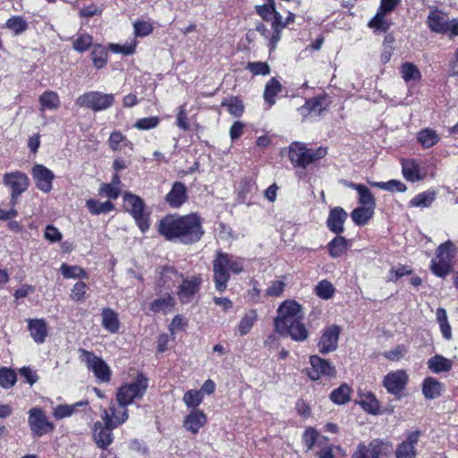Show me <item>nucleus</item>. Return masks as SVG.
Masks as SVG:
<instances>
[{"label": "nucleus", "mask_w": 458, "mask_h": 458, "mask_svg": "<svg viewBox=\"0 0 458 458\" xmlns=\"http://www.w3.org/2000/svg\"><path fill=\"white\" fill-rule=\"evenodd\" d=\"M158 232L166 240L191 244L204 234L201 220L196 214L186 216L169 215L160 220Z\"/></svg>", "instance_id": "1"}, {"label": "nucleus", "mask_w": 458, "mask_h": 458, "mask_svg": "<svg viewBox=\"0 0 458 458\" xmlns=\"http://www.w3.org/2000/svg\"><path fill=\"white\" fill-rule=\"evenodd\" d=\"M243 271V260L239 257L217 250L213 260V281L216 291L223 293L227 288L230 273Z\"/></svg>", "instance_id": "2"}, {"label": "nucleus", "mask_w": 458, "mask_h": 458, "mask_svg": "<svg viewBox=\"0 0 458 458\" xmlns=\"http://www.w3.org/2000/svg\"><path fill=\"white\" fill-rule=\"evenodd\" d=\"M456 253L451 241L440 244L436 250V257L431 260L430 268L434 275L445 277L452 269V261Z\"/></svg>", "instance_id": "3"}, {"label": "nucleus", "mask_w": 458, "mask_h": 458, "mask_svg": "<svg viewBox=\"0 0 458 458\" xmlns=\"http://www.w3.org/2000/svg\"><path fill=\"white\" fill-rule=\"evenodd\" d=\"M326 148L317 149L307 148L300 142H293L289 147V158L295 166L306 168L316 160L323 158L327 155Z\"/></svg>", "instance_id": "4"}, {"label": "nucleus", "mask_w": 458, "mask_h": 458, "mask_svg": "<svg viewBox=\"0 0 458 458\" xmlns=\"http://www.w3.org/2000/svg\"><path fill=\"white\" fill-rule=\"evenodd\" d=\"M303 319L301 306L295 301H284L277 309V316L274 319L275 330L283 331L286 326Z\"/></svg>", "instance_id": "5"}, {"label": "nucleus", "mask_w": 458, "mask_h": 458, "mask_svg": "<svg viewBox=\"0 0 458 458\" xmlns=\"http://www.w3.org/2000/svg\"><path fill=\"white\" fill-rule=\"evenodd\" d=\"M427 24L430 30L437 34L449 35L451 38L458 36V19L451 20L445 13L437 8L429 13Z\"/></svg>", "instance_id": "6"}, {"label": "nucleus", "mask_w": 458, "mask_h": 458, "mask_svg": "<svg viewBox=\"0 0 458 458\" xmlns=\"http://www.w3.org/2000/svg\"><path fill=\"white\" fill-rule=\"evenodd\" d=\"M3 184L10 191L9 205H17L21 195L30 187V178L21 171L9 172L3 175Z\"/></svg>", "instance_id": "7"}, {"label": "nucleus", "mask_w": 458, "mask_h": 458, "mask_svg": "<svg viewBox=\"0 0 458 458\" xmlns=\"http://www.w3.org/2000/svg\"><path fill=\"white\" fill-rule=\"evenodd\" d=\"M148 387V379L139 375L136 379L121 386L116 394V401L121 406H126L136 399H141Z\"/></svg>", "instance_id": "8"}, {"label": "nucleus", "mask_w": 458, "mask_h": 458, "mask_svg": "<svg viewBox=\"0 0 458 458\" xmlns=\"http://www.w3.org/2000/svg\"><path fill=\"white\" fill-rule=\"evenodd\" d=\"M114 95L100 91H89L80 96L76 104L81 107L89 108L94 112L106 110L113 106Z\"/></svg>", "instance_id": "9"}, {"label": "nucleus", "mask_w": 458, "mask_h": 458, "mask_svg": "<svg viewBox=\"0 0 458 458\" xmlns=\"http://www.w3.org/2000/svg\"><path fill=\"white\" fill-rule=\"evenodd\" d=\"M80 360L85 363L87 369L94 373V376L100 382H109L111 370L108 365L94 352L80 348Z\"/></svg>", "instance_id": "10"}, {"label": "nucleus", "mask_w": 458, "mask_h": 458, "mask_svg": "<svg viewBox=\"0 0 458 458\" xmlns=\"http://www.w3.org/2000/svg\"><path fill=\"white\" fill-rule=\"evenodd\" d=\"M123 202L125 209L132 216L140 229L147 231L149 227L148 215L144 211L143 199L137 195L125 193Z\"/></svg>", "instance_id": "11"}, {"label": "nucleus", "mask_w": 458, "mask_h": 458, "mask_svg": "<svg viewBox=\"0 0 458 458\" xmlns=\"http://www.w3.org/2000/svg\"><path fill=\"white\" fill-rule=\"evenodd\" d=\"M391 449L390 443L374 439L368 445L360 444L352 458H387Z\"/></svg>", "instance_id": "12"}, {"label": "nucleus", "mask_w": 458, "mask_h": 458, "mask_svg": "<svg viewBox=\"0 0 458 458\" xmlns=\"http://www.w3.org/2000/svg\"><path fill=\"white\" fill-rule=\"evenodd\" d=\"M409 376L403 369H398L387 373L383 379V386L386 391L393 394L396 399H401L406 389Z\"/></svg>", "instance_id": "13"}, {"label": "nucleus", "mask_w": 458, "mask_h": 458, "mask_svg": "<svg viewBox=\"0 0 458 458\" xmlns=\"http://www.w3.org/2000/svg\"><path fill=\"white\" fill-rule=\"evenodd\" d=\"M28 423L31 434L36 437L50 433L54 429V424L48 420L44 411L38 407L29 411Z\"/></svg>", "instance_id": "14"}, {"label": "nucleus", "mask_w": 458, "mask_h": 458, "mask_svg": "<svg viewBox=\"0 0 458 458\" xmlns=\"http://www.w3.org/2000/svg\"><path fill=\"white\" fill-rule=\"evenodd\" d=\"M340 333L341 328L336 325H330L325 327L318 343L319 352L327 354L335 352L338 347Z\"/></svg>", "instance_id": "15"}, {"label": "nucleus", "mask_w": 458, "mask_h": 458, "mask_svg": "<svg viewBox=\"0 0 458 458\" xmlns=\"http://www.w3.org/2000/svg\"><path fill=\"white\" fill-rule=\"evenodd\" d=\"M310 362L311 368L308 370V376L311 380H318L322 376H335V369L328 360L322 359L318 355H312L310 358Z\"/></svg>", "instance_id": "16"}, {"label": "nucleus", "mask_w": 458, "mask_h": 458, "mask_svg": "<svg viewBox=\"0 0 458 458\" xmlns=\"http://www.w3.org/2000/svg\"><path fill=\"white\" fill-rule=\"evenodd\" d=\"M31 175L36 187L39 191L45 193L51 191L55 174L50 169L43 165L37 164L32 167Z\"/></svg>", "instance_id": "17"}, {"label": "nucleus", "mask_w": 458, "mask_h": 458, "mask_svg": "<svg viewBox=\"0 0 458 458\" xmlns=\"http://www.w3.org/2000/svg\"><path fill=\"white\" fill-rule=\"evenodd\" d=\"M129 418L126 406L116 407L113 403H110L108 410L104 409L101 413V419L108 428H117L123 424Z\"/></svg>", "instance_id": "18"}, {"label": "nucleus", "mask_w": 458, "mask_h": 458, "mask_svg": "<svg viewBox=\"0 0 458 458\" xmlns=\"http://www.w3.org/2000/svg\"><path fill=\"white\" fill-rule=\"evenodd\" d=\"M421 433L419 430L410 432L405 440L400 443L395 449L396 458H416L415 445L418 444Z\"/></svg>", "instance_id": "19"}, {"label": "nucleus", "mask_w": 458, "mask_h": 458, "mask_svg": "<svg viewBox=\"0 0 458 458\" xmlns=\"http://www.w3.org/2000/svg\"><path fill=\"white\" fill-rule=\"evenodd\" d=\"M188 199L187 189L184 183L175 182L171 191L165 196V201L174 208H180Z\"/></svg>", "instance_id": "20"}, {"label": "nucleus", "mask_w": 458, "mask_h": 458, "mask_svg": "<svg viewBox=\"0 0 458 458\" xmlns=\"http://www.w3.org/2000/svg\"><path fill=\"white\" fill-rule=\"evenodd\" d=\"M115 428H108L105 422L97 421L94 424L93 437L99 448H106L114 440L112 430Z\"/></svg>", "instance_id": "21"}, {"label": "nucleus", "mask_w": 458, "mask_h": 458, "mask_svg": "<svg viewBox=\"0 0 458 458\" xmlns=\"http://www.w3.org/2000/svg\"><path fill=\"white\" fill-rule=\"evenodd\" d=\"M346 219L347 213L344 209L340 207H335L329 212L327 226L331 232L336 234L342 233L344 231V225Z\"/></svg>", "instance_id": "22"}, {"label": "nucleus", "mask_w": 458, "mask_h": 458, "mask_svg": "<svg viewBox=\"0 0 458 458\" xmlns=\"http://www.w3.org/2000/svg\"><path fill=\"white\" fill-rule=\"evenodd\" d=\"M207 420V415L203 411L194 409L184 418L183 427L195 435L206 425Z\"/></svg>", "instance_id": "23"}, {"label": "nucleus", "mask_w": 458, "mask_h": 458, "mask_svg": "<svg viewBox=\"0 0 458 458\" xmlns=\"http://www.w3.org/2000/svg\"><path fill=\"white\" fill-rule=\"evenodd\" d=\"M201 284L199 276H193L191 279H184L179 287L178 296L182 302H190L192 296L199 291Z\"/></svg>", "instance_id": "24"}, {"label": "nucleus", "mask_w": 458, "mask_h": 458, "mask_svg": "<svg viewBox=\"0 0 458 458\" xmlns=\"http://www.w3.org/2000/svg\"><path fill=\"white\" fill-rule=\"evenodd\" d=\"M276 332L283 336H290L296 342H303L309 337V331L303 324L302 319L287 325L285 330Z\"/></svg>", "instance_id": "25"}, {"label": "nucleus", "mask_w": 458, "mask_h": 458, "mask_svg": "<svg viewBox=\"0 0 458 458\" xmlns=\"http://www.w3.org/2000/svg\"><path fill=\"white\" fill-rule=\"evenodd\" d=\"M402 171L403 177L411 182H419L423 179L421 169L416 159L402 160Z\"/></svg>", "instance_id": "26"}, {"label": "nucleus", "mask_w": 458, "mask_h": 458, "mask_svg": "<svg viewBox=\"0 0 458 458\" xmlns=\"http://www.w3.org/2000/svg\"><path fill=\"white\" fill-rule=\"evenodd\" d=\"M28 328L30 336L37 344H43L47 335V323L42 318H34L28 320Z\"/></svg>", "instance_id": "27"}, {"label": "nucleus", "mask_w": 458, "mask_h": 458, "mask_svg": "<svg viewBox=\"0 0 458 458\" xmlns=\"http://www.w3.org/2000/svg\"><path fill=\"white\" fill-rule=\"evenodd\" d=\"M327 106L326 96H317L306 101L305 105L299 108L301 114H315L319 115Z\"/></svg>", "instance_id": "28"}, {"label": "nucleus", "mask_w": 458, "mask_h": 458, "mask_svg": "<svg viewBox=\"0 0 458 458\" xmlns=\"http://www.w3.org/2000/svg\"><path fill=\"white\" fill-rule=\"evenodd\" d=\"M101 325L111 334H115L119 331L120 321L118 314L111 308H104L101 312Z\"/></svg>", "instance_id": "29"}, {"label": "nucleus", "mask_w": 458, "mask_h": 458, "mask_svg": "<svg viewBox=\"0 0 458 458\" xmlns=\"http://www.w3.org/2000/svg\"><path fill=\"white\" fill-rule=\"evenodd\" d=\"M39 110H56L60 106V98L58 94L53 90H47L43 92L39 98Z\"/></svg>", "instance_id": "30"}, {"label": "nucleus", "mask_w": 458, "mask_h": 458, "mask_svg": "<svg viewBox=\"0 0 458 458\" xmlns=\"http://www.w3.org/2000/svg\"><path fill=\"white\" fill-rule=\"evenodd\" d=\"M417 140L424 148H430L440 140V136L431 128H424L417 134Z\"/></svg>", "instance_id": "31"}, {"label": "nucleus", "mask_w": 458, "mask_h": 458, "mask_svg": "<svg viewBox=\"0 0 458 458\" xmlns=\"http://www.w3.org/2000/svg\"><path fill=\"white\" fill-rule=\"evenodd\" d=\"M109 148L114 150H121L128 148L130 150L133 149V144L119 131H114L108 139Z\"/></svg>", "instance_id": "32"}, {"label": "nucleus", "mask_w": 458, "mask_h": 458, "mask_svg": "<svg viewBox=\"0 0 458 458\" xmlns=\"http://www.w3.org/2000/svg\"><path fill=\"white\" fill-rule=\"evenodd\" d=\"M387 13L378 9L376 15L369 21V27L376 32H386L391 21L386 17Z\"/></svg>", "instance_id": "33"}, {"label": "nucleus", "mask_w": 458, "mask_h": 458, "mask_svg": "<svg viewBox=\"0 0 458 458\" xmlns=\"http://www.w3.org/2000/svg\"><path fill=\"white\" fill-rule=\"evenodd\" d=\"M351 393L352 388L346 383H344L331 392L329 398L334 403L342 405L351 400Z\"/></svg>", "instance_id": "34"}, {"label": "nucleus", "mask_w": 458, "mask_h": 458, "mask_svg": "<svg viewBox=\"0 0 458 458\" xmlns=\"http://www.w3.org/2000/svg\"><path fill=\"white\" fill-rule=\"evenodd\" d=\"M282 90L280 81L276 78H271L266 84L264 90V100L272 106L276 103V97Z\"/></svg>", "instance_id": "35"}, {"label": "nucleus", "mask_w": 458, "mask_h": 458, "mask_svg": "<svg viewBox=\"0 0 458 458\" xmlns=\"http://www.w3.org/2000/svg\"><path fill=\"white\" fill-rule=\"evenodd\" d=\"M428 367L434 373L448 372L452 369V361L442 355H435L428 360Z\"/></svg>", "instance_id": "36"}, {"label": "nucleus", "mask_w": 458, "mask_h": 458, "mask_svg": "<svg viewBox=\"0 0 458 458\" xmlns=\"http://www.w3.org/2000/svg\"><path fill=\"white\" fill-rule=\"evenodd\" d=\"M422 393L427 399H435L441 394V384L433 377H427L422 384Z\"/></svg>", "instance_id": "37"}, {"label": "nucleus", "mask_w": 458, "mask_h": 458, "mask_svg": "<svg viewBox=\"0 0 458 458\" xmlns=\"http://www.w3.org/2000/svg\"><path fill=\"white\" fill-rule=\"evenodd\" d=\"M347 240L343 236L335 237L327 245L329 255L332 258H338L348 250Z\"/></svg>", "instance_id": "38"}, {"label": "nucleus", "mask_w": 458, "mask_h": 458, "mask_svg": "<svg viewBox=\"0 0 458 458\" xmlns=\"http://www.w3.org/2000/svg\"><path fill=\"white\" fill-rule=\"evenodd\" d=\"M400 73L405 82L417 81L421 78L419 68L410 62H405L401 65Z\"/></svg>", "instance_id": "39"}, {"label": "nucleus", "mask_w": 458, "mask_h": 458, "mask_svg": "<svg viewBox=\"0 0 458 458\" xmlns=\"http://www.w3.org/2000/svg\"><path fill=\"white\" fill-rule=\"evenodd\" d=\"M373 208L359 207L352 210L351 217L357 225H364L373 216Z\"/></svg>", "instance_id": "40"}, {"label": "nucleus", "mask_w": 458, "mask_h": 458, "mask_svg": "<svg viewBox=\"0 0 458 458\" xmlns=\"http://www.w3.org/2000/svg\"><path fill=\"white\" fill-rule=\"evenodd\" d=\"M86 207L92 215L106 214L114 208V205L109 200L100 202L93 199L86 201Z\"/></svg>", "instance_id": "41"}, {"label": "nucleus", "mask_w": 458, "mask_h": 458, "mask_svg": "<svg viewBox=\"0 0 458 458\" xmlns=\"http://www.w3.org/2000/svg\"><path fill=\"white\" fill-rule=\"evenodd\" d=\"M369 183L373 187L391 192H404L407 190L406 185L398 180H390L388 182H369Z\"/></svg>", "instance_id": "42"}, {"label": "nucleus", "mask_w": 458, "mask_h": 458, "mask_svg": "<svg viewBox=\"0 0 458 458\" xmlns=\"http://www.w3.org/2000/svg\"><path fill=\"white\" fill-rule=\"evenodd\" d=\"M436 317L443 337L446 340H450L452 338V329L448 322L446 310L444 308H438L436 312Z\"/></svg>", "instance_id": "43"}, {"label": "nucleus", "mask_w": 458, "mask_h": 458, "mask_svg": "<svg viewBox=\"0 0 458 458\" xmlns=\"http://www.w3.org/2000/svg\"><path fill=\"white\" fill-rule=\"evenodd\" d=\"M222 106H225L227 111L235 117L242 116L244 111V105L242 101L236 97H231L224 99Z\"/></svg>", "instance_id": "44"}, {"label": "nucleus", "mask_w": 458, "mask_h": 458, "mask_svg": "<svg viewBox=\"0 0 458 458\" xmlns=\"http://www.w3.org/2000/svg\"><path fill=\"white\" fill-rule=\"evenodd\" d=\"M258 318L256 310H252L248 311L241 319L238 325V331L241 335H247L252 328L255 321Z\"/></svg>", "instance_id": "45"}, {"label": "nucleus", "mask_w": 458, "mask_h": 458, "mask_svg": "<svg viewBox=\"0 0 458 458\" xmlns=\"http://www.w3.org/2000/svg\"><path fill=\"white\" fill-rule=\"evenodd\" d=\"M174 305V300L173 298L167 294L165 296H163L161 298H158L155 301H153L150 303V310L154 313L158 312H166L171 309V307Z\"/></svg>", "instance_id": "46"}, {"label": "nucleus", "mask_w": 458, "mask_h": 458, "mask_svg": "<svg viewBox=\"0 0 458 458\" xmlns=\"http://www.w3.org/2000/svg\"><path fill=\"white\" fill-rule=\"evenodd\" d=\"M436 193L431 191H424L416 195L410 201V206L419 208H428L435 200Z\"/></svg>", "instance_id": "47"}, {"label": "nucleus", "mask_w": 458, "mask_h": 458, "mask_svg": "<svg viewBox=\"0 0 458 458\" xmlns=\"http://www.w3.org/2000/svg\"><path fill=\"white\" fill-rule=\"evenodd\" d=\"M91 56L94 66L98 69H101L106 64L107 51L104 47L100 45H95L91 52Z\"/></svg>", "instance_id": "48"}, {"label": "nucleus", "mask_w": 458, "mask_h": 458, "mask_svg": "<svg viewBox=\"0 0 458 458\" xmlns=\"http://www.w3.org/2000/svg\"><path fill=\"white\" fill-rule=\"evenodd\" d=\"M182 400L187 407L194 410L202 403L203 394L199 390H189L184 394Z\"/></svg>", "instance_id": "49"}, {"label": "nucleus", "mask_w": 458, "mask_h": 458, "mask_svg": "<svg viewBox=\"0 0 458 458\" xmlns=\"http://www.w3.org/2000/svg\"><path fill=\"white\" fill-rule=\"evenodd\" d=\"M6 27L15 35H19L28 29V22L21 16H13L6 21Z\"/></svg>", "instance_id": "50"}, {"label": "nucleus", "mask_w": 458, "mask_h": 458, "mask_svg": "<svg viewBox=\"0 0 458 458\" xmlns=\"http://www.w3.org/2000/svg\"><path fill=\"white\" fill-rule=\"evenodd\" d=\"M272 29L274 30V33L270 38V47L274 49L280 40V33L282 30L284 28V24H283L282 16L279 13H276L275 19L272 21Z\"/></svg>", "instance_id": "51"}, {"label": "nucleus", "mask_w": 458, "mask_h": 458, "mask_svg": "<svg viewBox=\"0 0 458 458\" xmlns=\"http://www.w3.org/2000/svg\"><path fill=\"white\" fill-rule=\"evenodd\" d=\"M359 203L363 207H369L375 208L376 200L373 193L370 190L363 185L362 187H359Z\"/></svg>", "instance_id": "52"}, {"label": "nucleus", "mask_w": 458, "mask_h": 458, "mask_svg": "<svg viewBox=\"0 0 458 458\" xmlns=\"http://www.w3.org/2000/svg\"><path fill=\"white\" fill-rule=\"evenodd\" d=\"M315 293L321 299L328 300L333 297L335 288L329 281L322 280L317 284Z\"/></svg>", "instance_id": "53"}, {"label": "nucleus", "mask_w": 458, "mask_h": 458, "mask_svg": "<svg viewBox=\"0 0 458 458\" xmlns=\"http://www.w3.org/2000/svg\"><path fill=\"white\" fill-rule=\"evenodd\" d=\"M93 43V38L89 34H81L72 43V47L74 50L82 53L88 50Z\"/></svg>", "instance_id": "54"}, {"label": "nucleus", "mask_w": 458, "mask_h": 458, "mask_svg": "<svg viewBox=\"0 0 458 458\" xmlns=\"http://www.w3.org/2000/svg\"><path fill=\"white\" fill-rule=\"evenodd\" d=\"M16 382V374L13 369H0V386L4 388L12 387Z\"/></svg>", "instance_id": "55"}, {"label": "nucleus", "mask_w": 458, "mask_h": 458, "mask_svg": "<svg viewBox=\"0 0 458 458\" xmlns=\"http://www.w3.org/2000/svg\"><path fill=\"white\" fill-rule=\"evenodd\" d=\"M256 9L257 13L266 21H273L277 13L274 0H268V4L257 6Z\"/></svg>", "instance_id": "56"}, {"label": "nucleus", "mask_w": 458, "mask_h": 458, "mask_svg": "<svg viewBox=\"0 0 458 458\" xmlns=\"http://www.w3.org/2000/svg\"><path fill=\"white\" fill-rule=\"evenodd\" d=\"M60 270L65 278H81L84 277L86 275L85 271L78 266L63 264Z\"/></svg>", "instance_id": "57"}, {"label": "nucleus", "mask_w": 458, "mask_h": 458, "mask_svg": "<svg viewBox=\"0 0 458 458\" xmlns=\"http://www.w3.org/2000/svg\"><path fill=\"white\" fill-rule=\"evenodd\" d=\"M136 46H137L136 40H132L131 42L126 43L124 45L112 43L109 45V49L111 51H113L114 53L130 55L135 52Z\"/></svg>", "instance_id": "58"}, {"label": "nucleus", "mask_w": 458, "mask_h": 458, "mask_svg": "<svg viewBox=\"0 0 458 458\" xmlns=\"http://www.w3.org/2000/svg\"><path fill=\"white\" fill-rule=\"evenodd\" d=\"M81 403H77L73 405H68V404H60L54 410V416L57 420H61L66 417H69L73 414V412L76 410V407L81 405Z\"/></svg>", "instance_id": "59"}, {"label": "nucleus", "mask_w": 458, "mask_h": 458, "mask_svg": "<svg viewBox=\"0 0 458 458\" xmlns=\"http://www.w3.org/2000/svg\"><path fill=\"white\" fill-rule=\"evenodd\" d=\"M303 442L308 450H311L317 444L320 445L319 434L312 428H309L303 434Z\"/></svg>", "instance_id": "60"}, {"label": "nucleus", "mask_w": 458, "mask_h": 458, "mask_svg": "<svg viewBox=\"0 0 458 458\" xmlns=\"http://www.w3.org/2000/svg\"><path fill=\"white\" fill-rule=\"evenodd\" d=\"M133 30L136 37H146L153 31V26L150 22L145 21H136L133 22Z\"/></svg>", "instance_id": "61"}, {"label": "nucleus", "mask_w": 458, "mask_h": 458, "mask_svg": "<svg viewBox=\"0 0 458 458\" xmlns=\"http://www.w3.org/2000/svg\"><path fill=\"white\" fill-rule=\"evenodd\" d=\"M160 123V119L157 116H151V117H145L137 120V122L134 123V127L146 131L156 128Z\"/></svg>", "instance_id": "62"}, {"label": "nucleus", "mask_w": 458, "mask_h": 458, "mask_svg": "<svg viewBox=\"0 0 458 458\" xmlns=\"http://www.w3.org/2000/svg\"><path fill=\"white\" fill-rule=\"evenodd\" d=\"M247 69L254 75H267L270 73V67L266 62L249 63Z\"/></svg>", "instance_id": "63"}, {"label": "nucleus", "mask_w": 458, "mask_h": 458, "mask_svg": "<svg viewBox=\"0 0 458 458\" xmlns=\"http://www.w3.org/2000/svg\"><path fill=\"white\" fill-rule=\"evenodd\" d=\"M360 406L368 412L376 414L379 409L378 401L369 394L365 400L360 402Z\"/></svg>", "instance_id": "64"}]
</instances>
